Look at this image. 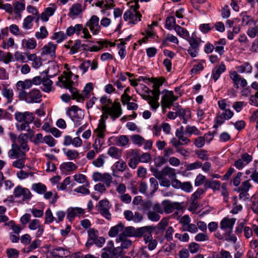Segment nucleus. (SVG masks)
Segmentation results:
<instances>
[{
    "mask_svg": "<svg viewBox=\"0 0 258 258\" xmlns=\"http://www.w3.org/2000/svg\"><path fill=\"white\" fill-rule=\"evenodd\" d=\"M64 76H59L56 85L61 88L69 89L72 93V98L78 102H83L86 98L84 94H80L76 88L73 87L74 82L72 80L73 74L72 72H64Z\"/></svg>",
    "mask_w": 258,
    "mask_h": 258,
    "instance_id": "f257e3e1",
    "label": "nucleus"
},
{
    "mask_svg": "<svg viewBox=\"0 0 258 258\" xmlns=\"http://www.w3.org/2000/svg\"><path fill=\"white\" fill-rule=\"evenodd\" d=\"M28 134H20L17 138V143H13L12 149L8 152L9 157H13L16 155L17 157H24L26 156V152L29 150L28 145Z\"/></svg>",
    "mask_w": 258,
    "mask_h": 258,
    "instance_id": "f03ea898",
    "label": "nucleus"
},
{
    "mask_svg": "<svg viewBox=\"0 0 258 258\" xmlns=\"http://www.w3.org/2000/svg\"><path fill=\"white\" fill-rule=\"evenodd\" d=\"M100 102L102 104V111H106L108 112L113 121L121 115L122 109L119 102L112 103V100L108 98L106 95L100 98Z\"/></svg>",
    "mask_w": 258,
    "mask_h": 258,
    "instance_id": "7ed1b4c3",
    "label": "nucleus"
},
{
    "mask_svg": "<svg viewBox=\"0 0 258 258\" xmlns=\"http://www.w3.org/2000/svg\"><path fill=\"white\" fill-rule=\"evenodd\" d=\"M143 211H148L147 215L148 219L153 222H157L160 219V214L163 213L162 206L158 203L153 204L151 201L145 202L142 204Z\"/></svg>",
    "mask_w": 258,
    "mask_h": 258,
    "instance_id": "20e7f679",
    "label": "nucleus"
},
{
    "mask_svg": "<svg viewBox=\"0 0 258 258\" xmlns=\"http://www.w3.org/2000/svg\"><path fill=\"white\" fill-rule=\"evenodd\" d=\"M15 118L20 123H16L17 129L19 131H25L29 125L34 119V116L32 112L25 111L24 112L17 111L15 113Z\"/></svg>",
    "mask_w": 258,
    "mask_h": 258,
    "instance_id": "39448f33",
    "label": "nucleus"
},
{
    "mask_svg": "<svg viewBox=\"0 0 258 258\" xmlns=\"http://www.w3.org/2000/svg\"><path fill=\"white\" fill-rule=\"evenodd\" d=\"M140 5L136 4V6L131 5L129 9L123 14V18L128 24L136 25L141 20L142 15L139 12Z\"/></svg>",
    "mask_w": 258,
    "mask_h": 258,
    "instance_id": "423d86ee",
    "label": "nucleus"
},
{
    "mask_svg": "<svg viewBox=\"0 0 258 258\" xmlns=\"http://www.w3.org/2000/svg\"><path fill=\"white\" fill-rule=\"evenodd\" d=\"M19 99L24 101L27 103H37L42 100V95L40 90L38 89H33L28 92H23Z\"/></svg>",
    "mask_w": 258,
    "mask_h": 258,
    "instance_id": "0eeeda50",
    "label": "nucleus"
},
{
    "mask_svg": "<svg viewBox=\"0 0 258 258\" xmlns=\"http://www.w3.org/2000/svg\"><path fill=\"white\" fill-rule=\"evenodd\" d=\"M66 114L74 121L76 126L81 124V121L84 118V112L78 106L73 105L68 108Z\"/></svg>",
    "mask_w": 258,
    "mask_h": 258,
    "instance_id": "6e6552de",
    "label": "nucleus"
},
{
    "mask_svg": "<svg viewBox=\"0 0 258 258\" xmlns=\"http://www.w3.org/2000/svg\"><path fill=\"white\" fill-rule=\"evenodd\" d=\"M150 231L149 227L145 226L138 228H135L132 226H128L125 229H123V231L122 233L120 234L119 235H123L125 237H141L143 235Z\"/></svg>",
    "mask_w": 258,
    "mask_h": 258,
    "instance_id": "1a4fd4ad",
    "label": "nucleus"
},
{
    "mask_svg": "<svg viewBox=\"0 0 258 258\" xmlns=\"http://www.w3.org/2000/svg\"><path fill=\"white\" fill-rule=\"evenodd\" d=\"M101 257L102 258H113L121 253V248L119 246L114 247L113 241H109L106 246L102 249Z\"/></svg>",
    "mask_w": 258,
    "mask_h": 258,
    "instance_id": "9d476101",
    "label": "nucleus"
},
{
    "mask_svg": "<svg viewBox=\"0 0 258 258\" xmlns=\"http://www.w3.org/2000/svg\"><path fill=\"white\" fill-rule=\"evenodd\" d=\"M103 114L101 116V118L99 121L97 127L94 130V133L96 137L99 138L104 139L105 137V132H106L105 121L108 118L109 113L106 111H102Z\"/></svg>",
    "mask_w": 258,
    "mask_h": 258,
    "instance_id": "9b49d317",
    "label": "nucleus"
},
{
    "mask_svg": "<svg viewBox=\"0 0 258 258\" xmlns=\"http://www.w3.org/2000/svg\"><path fill=\"white\" fill-rule=\"evenodd\" d=\"M85 9V7L82 4L78 3H74L70 7L68 16L72 20L81 18Z\"/></svg>",
    "mask_w": 258,
    "mask_h": 258,
    "instance_id": "f8f14e48",
    "label": "nucleus"
},
{
    "mask_svg": "<svg viewBox=\"0 0 258 258\" xmlns=\"http://www.w3.org/2000/svg\"><path fill=\"white\" fill-rule=\"evenodd\" d=\"M96 207L98 211L103 217L108 220L111 219V214L109 212L111 205L109 204V202L108 200H102L100 201L96 206Z\"/></svg>",
    "mask_w": 258,
    "mask_h": 258,
    "instance_id": "ddd939ff",
    "label": "nucleus"
},
{
    "mask_svg": "<svg viewBox=\"0 0 258 258\" xmlns=\"http://www.w3.org/2000/svg\"><path fill=\"white\" fill-rule=\"evenodd\" d=\"M162 204L163 206V212L167 214L172 213L174 210H182L184 207L183 203L172 202L169 200L163 201Z\"/></svg>",
    "mask_w": 258,
    "mask_h": 258,
    "instance_id": "4468645a",
    "label": "nucleus"
},
{
    "mask_svg": "<svg viewBox=\"0 0 258 258\" xmlns=\"http://www.w3.org/2000/svg\"><path fill=\"white\" fill-rule=\"evenodd\" d=\"M163 92L164 94L161 98V106H165L169 108L172 106L173 102L177 100L178 96H175L172 91L165 90Z\"/></svg>",
    "mask_w": 258,
    "mask_h": 258,
    "instance_id": "2eb2a0df",
    "label": "nucleus"
},
{
    "mask_svg": "<svg viewBox=\"0 0 258 258\" xmlns=\"http://www.w3.org/2000/svg\"><path fill=\"white\" fill-rule=\"evenodd\" d=\"M236 219L224 218L220 223V228L225 231V235H230L233 231V226L235 223Z\"/></svg>",
    "mask_w": 258,
    "mask_h": 258,
    "instance_id": "dca6fc26",
    "label": "nucleus"
},
{
    "mask_svg": "<svg viewBox=\"0 0 258 258\" xmlns=\"http://www.w3.org/2000/svg\"><path fill=\"white\" fill-rule=\"evenodd\" d=\"M13 194L16 198L22 197L23 201H29L32 196L29 189L21 185H18L15 188Z\"/></svg>",
    "mask_w": 258,
    "mask_h": 258,
    "instance_id": "f3484780",
    "label": "nucleus"
},
{
    "mask_svg": "<svg viewBox=\"0 0 258 258\" xmlns=\"http://www.w3.org/2000/svg\"><path fill=\"white\" fill-rule=\"evenodd\" d=\"M86 26L89 27L93 34H97L101 30V27L99 25V18L96 15L91 16L86 23Z\"/></svg>",
    "mask_w": 258,
    "mask_h": 258,
    "instance_id": "a211bd4d",
    "label": "nucleus"
},
{
    "mask_svg": "<svg viewBox=\"0 0 258 258\" xmlns=\"http://www.w3.org/2000/svg\"><path fill=\"white\" fill-rule=\"evenodd\" d=\"M155 177L158 179H162L164 176H168L169 178L173 179L175 178V170L169 166L164 167L161 171L156 170L154 173Z\"/></svg>",
    "mask_w": 258,
    "mask_h": 258,
    "instance_id": "6ab92c4d",
    "label": "nucleus"
},
{
    "mask_svg": "<svg viewBox=\"0 0 258 258\" xmlns=\"http://www.w3.org/2000/svg\"><path fill=\"white\" fill-rule=\"evenodd\" d=\"M229 77L233 82L234 87L236 89L239 88L240 86L245 87L247 85L246 80L242 78L234 71H231L229 73Z\"/></svg>",
    "mask_w": 258,
    "mask_h": 258,
    "instance_id": "aec40b11",
    "label": "nucleus"
},
{
    "mask_svg": "<svg viewBox=\"0 0 258 258\" xmlns=\"http://www.w3.org/2000/svg\"><path fill=\"white\" fill-rule=\"evenodd\" d=\"M205 192V190L203 188H199L197 190L191 195L189 201L190 205V209L191 210H196L199 206L198 201L200 199L201 196Z\"/></svg>",
    "mask_w": 258,
    "mask_h": 258,
    "instance_id": "412c9836",
    "label": "nucleus"
},
{
    "mask_svg": "<svg viewBox=\"0 0 258 258\" xmlns=\"http://www.w3.org/2000/svg\"><path fill=\"white\" fill-rule=\"evenodd\" d=\"M123 215L125 219L128 221H133L135 223H139L143 220V217L139 212H136L135 214L132 211L125 210Z\"/></svg>",
    "mask_w": 258,
    "mask_h": 258,
    "instance_id": "4be33fe9",
    "label": "nucleus"
},
{
    "mask_svg": "<svg viewBox=\"0 0 258 258\" xmlns=\"http://www.w3.org/2000/svg\"><path fill=\"white\" fill-rule=\"evenodd\" d=\"M57 44L49 42L42 48V54L48 55L51 58L54 59L56 57L55 50Z\"/></svg>",
    "mask_w": 258,
    "mask_h": 258,
    "instance_id": "5701e85b",
    "label": "nucleus"
},
{
    "mask_svg": "<svg viewBox=\"0 0 258 258\" xmlns=\"http://www.w3.org/2000/svg\"><path fill=\"white\" fill-rule=\"evenodd\" d=\"M222 112L219 111L216 117H217V121L219 124H223L225 120H229L233 116V112L230 109L222 110Z\"/></svg>",
    "mask_w": 258,
    "mask_h": 258,
    "instance_id": "b1692460",
    "label": "nucleus"
},
{
    "mask_svg": "<svg viewBox=\"0 0 258 258\" xmlns=\"http://www.w3.org/2000/svg\"><path fill=\"white\" fill-rule=\"evenodd\" d=\"M226 66L223 62L217 65L212 71L211 79L216 82L220 77L221 75L226 71Z\"/></svg>",
    "mask_w": 258,
    "mask_h": 258,
    "instance_id": "393cba45",
    "label": "nucleus"
},
{
    "mask_svg": "<svg viewBox=\"0 0 258 258\" xmlns=\"http://www.w3.org/2000/svg\"><path fill=\"white\" fill-rule=\"evenodd\" d=\"M63 145L65 146L72 145L74 147H79L82 146V141L79 137H75L73 139L71 136L67 135L64 137Z\"/></svg>",
    "mask_w": 258,
    "mask_h": 258,
    "instance_id": "a878e982",
    "label": "nucleus"
},
{
    "mask_svg": "<svg viewBox=\"0 0 258 258\" xmlns=\"http://www.w3.org/2000/svg\"><path fill=\"white\" fill-rule=\"evenodd\" d=\"M16 86L19 91L18 97H19L23 92H27L26 90L30 89L32 85L30 79H26L24 81H18Z\"/></svg>",
    "mask_w": 258,
    "mask_h": 258,
    "instance_id": "bb28decb",
    "label": "nucleus"
},
{
    "mask_svg": "<svg viewBox=\"0 0 258 258\" xmlns=\"http://www.w3.org/2000/svg\"><path fill=\"white\" fill-rule=\"evenodd\" d=\"M177 117L182 120L184 124L187 123V120L191 118V111L187 109H184L182 107H179L177 109Z\"/></svg>",
    "mask_w": 258,
    "mask_h": 258,
    "instance_id": "cd10ccee",
    "label": "nucleus"
},
{
    "mask_svg": "<svg viewBox=\"0 0 258 258\" xmlns=\"http://www.w3.org/2000/svg\"><path fill=\"white\" fill-rule=\"evenodd\" d=\"M95 6L103 9L101 10L103 14L106 13V10L112 9L115 6L113 0H102L96 3Z\"/></svg>",
    "mask_w": 258,
    "mask_h": 258,
    "instance_id": "c85d7f7f",
    "label": "nucleus"
},
{
    "mask_svg": "<svg viewBox=\"0 0 258 258\" xmlns=\"http://www.w3.org/2000/svg\"><path fill=\"white\" fill-rule=\"evenodd\" d=\"M51 253L54 256L64 257L68 256L70 251L66 247L56 246L52 249Z\"/></svg>",
    "mask_w": 258,
    "mask_h": 258,
    "instance_id": "c756f323",
    "label": "nucleus"
},
{
    "mask_svg": "<svg viewBox=\"0 0 258 258\" xmlns=\"http://www.w3.org/2000/svg\"><path fill=\"white\" fill-rule=\"evenodd\" d=\"M99 45H94L91 47H88L87 50L90 52H96L100 50L104 46L107 47L108 45L109 44L111 46L114 45V43L108 42L107 40L98 41L96 42Z\"/></svg>",
    "mask_w": 258,
    "mask_h": 258,
    "instance_id": "7c9ffc66",
    "label": "nucleus"
},
{
    "mask_svg": "<svg viewBox=\"0 0 258 258\" xmlns=\"http://www.w3.org/2000/svg\"><path fill=\"white\" fill-rule=\"evenodd\" d=\"M22 44L24 48L31 50L35 48L37 46V42L34 38H31L28 39H23Z\"/></svg>",
    "mask_w": 258,
    "mask_h": 258,
    "instance_id": "2f4dec72",
    "label": "nucleus"
},
{
    "mask_svg": "<svg viewBox=\"0 0 258 258\" xmlns=\"http://www.w3.org/2000/svg\"><path fill=\"white\" fill-rule=\"evenodd\" d=\"M14 12L16 15V18L21 19L22 17L21 12L25 10V5L22 3L17 2L13 4Z\"/></svg>",
    "mask_w": 258,
    "mask_h": 258,
    "instance_id": "473e14b6",
    "label": "nucleus"
},
{
    "mask_svg": "<svg viewBox=\"0 0 258 258\" xmlns=\"http://www.w3.org/2000/svg\"><path fill=\"white\" fill-rule=\"evenodd\" d=\"M226 44V40L225 38H220L218 41H215L214 45L215 46V51L222 55L224 52V46Z\"/></svg>",
    "mask_w": 258,
    "mask_h": 258,
    "instance_id": "72a5a7b5",
    "label": "nucleus"
},
{
    "mask_svg": "<svg viewBox=\"0 0 258 258\" xmlns=\"http://www.w3.org/2000/svg\"><path fill=\"white\" fill-rule=\"evenodd\" d=\"M116 242H121V246H119L121 248V250L123 248H128L132 244V241L127 239V237L123 235H119L116 239Z\"/></svg>",
    "mask_w": 258,
    "mask_h": 258,
    "instance_id": "f704fd0d",
    "label": "nucleus"
},
{
    "mask_svg": "<svg viewBox=\"0 0 258 258\" xmlns=\"http://www.w3.org/2000/svg\"><path fill=\"white\" fill-rule=\"evenodd\" d=\"M221 182L218 180H208L205 183L204 186L206 189L211 188L213 190H218L220 189Z\"/></svg>",
    "mask_w": 258,
    "mask_h": 258,
    "instance_id": "c9c22d12",
    "label": "nucleus"
},
{
    "mask_svg": "<svg viewBox=\"0 0 258 258\" xmlns=\"http://www.w3.org/2000/svg\"><path fill=\"white\" fill-rule=\"evenodd\" d=\"M34 19L35 17L29 15L27 16L23 20L22 28L25 30L32 29L33 26V22Z\"/></svg>",
    "mask_w": 258,
    "mask_h": 258,
    "instance_id": "e433bc0d",
    "label": "nucleus"
},
{
    "mask_svg": "<svg viewBox=\"0 0 258 258\" xmlns=\"http://www.w3.org/2000/svg\"><path fill=\"white\" fill-rule=\"evenodd\" d=\"M89 187L90 183L89 182H87L86 184L76 188L74 191L84 196L88 195L90 194V190L89 189Z\"/></svg>",
    "mask_w": 258,
    "mask_h": 258,
    "instance_id": "4c0bfd02",
    "label": "nucleus"
},
{
    "mask_svg": "<svg viewBox=\"0 0 258 258\" xmlns=\"http://www.w3.org/2000/svg\"><path fill=\"white\" fill-rule=\"evenodd\" d=\"M174 30L176 32L177 34L180 37L187 39L189 37V33L188 31L179 25L175 26Z\"/></svg>",
    "mask_w": 258,
    "mask_h": 258,
    "instance_id": "58836bf2",
    "label": "nucleus"
},
{
    "mask_svg": "<svg viewBox=\"0 0 258 258\" xmlns=\"http://www.w3.org/2000/svg\"><path fill=\"white\" fill-rule=\"evenodd\" d=\"M124 225L121 223H118L117 225L111 227L108 232V235L110 237L115 236L119 232L123 231Z\"/></svg>",
    "mask_w": 258,
    "mask_h": 258,
    "instance_id": "ea45409f",
    "label": "nucleus"
},
{
    "mask_svg": "<svg viewBox=\"0 0 258 258\" xmlns=\"http://www.w3.org/2000/svg\"><path fill=\"white\" fill-rule=\"evenodd\" d=\"M41 241L39 239H35L27 247H25L23 249V251L25 253H28L36 249L41 245Z\"/></svg>",
    "mask_w": 258,
    "mask_h": 258,
    "instance_id": "a19ab883",
    "label": "nucleus"
},
{
    "mask_svg": "<svg viewBox=\"0 0 258 258\" xmlns=\"http://www.w3.org/2000/svg\"><path fill=\"white\" fill-rule=\"evenodd\" d=\"M32 189L38 194L42 195L46 191L47 187L44 184L39 182L33 184L32 185Z\"/></svg>",
    "mask_w": 258,
    "mask_h": 258,
    "instance_id": "79ce46f5",
    "label": "nucleus"
},
{
    "mask_svg": "<svg viewBox=\"0 0 258 258\" xmlns=\"http://www.w3.org/2000/svg\"><path fill=\"white\" fill-rule=\"evenodd\" d=\"M2 94L7 99V103H11L13 99L14 92L13 89L4 87L2 91Z\"/></svg>",
    "mask_w": 258,
    "mask_h": 258,
    "instance_id": "37998d69",
    "label": "nucleus"
},
{
    "mask_svg": "<svg viewBox=\"0 0 258 258\" xmlns=\"http://www.w3.org/2000/svg\"><path fill=\"white\" fill-rule=\"evenodd\" d=\"M107 154L116 159H118L121 156V151L116 147H110L107 151Z\"/></svg>",
    "mask_w": 258,
    "mask_h": 258,
    "instance_id": "c03bdc74",
    "label": "nucleus"
},
{
    "mask_svg": "<svg viewBox=\"0 0 258 258\" xmlns=\"http://www.w3.org/2000/svg\"><path fill=\"white\" fill-rule=\"evenodd\" d=\"M140 162L139 154L137 153H133L128 163V166L133 169H135Z\"/></svg>",
    "mask_w": 258,
    "mask_h": 258,
    "instance_id": "a18cd8bd",
    "label": "nucleus"
},
{
    "mask_svg": "<svg viewBox=\"0 0 258 258\" xmlns=\"http://www.w3.org/2000/svg\"><path fill=\"white\" fill-rule=\"evenodd\" d=\"M168 42L175 43L176 44L179 43V41L177 37L170 33L167 34L165 38L163 40L162 45L163 46H166L168 44Z\"/></svg>",
    "mask_w": 258,
    "mask_h": 258,
    "instance_id": "49530a36",
    "label": "nucleus"
},
{
    "mask_svg": "<svg viewBox=\"0 0 258 258\" xmlns=\"http://www.w3.org/2000/svg\"><path fill=\"white\" fill-rule=\"evenodd\" d=\"M5 225L10 227V228L13 231L14 233L17 235H19V233L22 229V228L19 225H17L13 220H11L7 223H5Z\"/></svg>",
    "mask_w": 258,
    "mask_h": 258,
    "instance_id": "de8ad7c7",
    "label": "nucleus"
},
{
    "mask_svg": "<svg viewBox=\"0 0 258 258\" xmlns=\"http://www.w3.org/2000/svg\"><path fill=\"white\" fill-rule=\"evenodd\" d=\"M18 155L15 156L13 157H10L11 159L19 158V159L15 161L13 163V166L16 168L22 169L24 167L25 165V159L26 156L24 157H17Z\"/></svg>",
    "mask_w": 258,
    "mask_h": 258,
    "instance_id": "09e8293b",
    "label": "nucleus"
},
{
    "mask_svg": "<svg viewBox=\"0 0 258 258\" xmlns=\"http://www.w3.org/2000/svg\"><path fill=\"white\" fill-rule=\"evenodd\" d=\"M237 71L240 73H250L252 68L248 62H245L243 64L236 67Z\"/></svg>",
    "mask_w": 258,
    "mask_h": 258,
    "instance_id": "8fccbe9b",
    "label": "nucleus"
},
{
    "mask_svg": "<svg viewBox=\"0 0 258 258\" xmlns=\"http://www.w3.org/2000/svg\"><path fill=\"white\" fill-rule=\"evenodd\" d=\"M13 59V56L11 53L7 52L4 53L3 51L0 50V61H3L7 64L12 61Z\"/></svg>",
    "mask_w": 258,
    "mask_h": 258,
    "instance_id": "3c124183",
    "label": "nucleus"
},
{
    "mask_svg": "<svg viewBox=\"0 0 258 258\" xmlns=\"http://www.w3.org/2000/svg\"><path fill=\"white\" fill-rule=\"evenodd\" d=\"M64 154L70 160H74L79 158V153L75 150H67L63 149Z\"/></svg>",
    "mask_w": 258,
    "mask_h": 258,
    "instance_id": "603ef678",
    "label": "nucleus"
},
{
    "mask_svg": "<svg viewBox=\"0 0 258 258\" xmlns=\"http://www.w3.org/2000/svg\"><path fill=\"white\" fill-rule=\"evenodd\" d=\"M48 35V32L45 26H41L39 31L35 32V36L37 39H43Z\"/></svg>",
    "mask_w": 258,
    "mask_h": 258,
    "instance_id": "864d4df0",
    "label": "nucleus"
},
{
    "mask_svg": "<svg viewBox=\"0 0 258 258\" xmlns=\"http://www.w3.org/2000/svg\"><path fill=\"white\" fill-rule=\"evenodd\" d=\"M135 256H137V258H150V254L146 246L140 247Z\"/></svg>",
    "mask_w": 258,
    "mask_h": 258,
    "instance_id": "5fc2aeb1",
    "label": "nucleus"
},
{
    "mask_svg": "<svg viewBox=\"0 0 258 258\" xmlns=\"http://www.w3.org/2000/svg\"><path fill=\"white\" fill-rule=\"evenodd\" d=\"M165 22V28L169 30H171L173 28L174 29L175 26L178 25L176 24L175 19L173 16L168 17Z\"/></svg>",
    "mask_w": 258,
    "mask_h": 258,
    "instance_id": "6e6d98bb",
    "label": "nucleus"
},
{
    "mask_svg": "<svg viewBox=\"0 0 258 258\" xmlns=\"http://www.w3.org/2000/svg\"><path fill=\"white\" fill-rule=\"evenodd\" d=\"M165 81V79L163 77L152 78L151 79V82L153 83V89H159L160 87L163 85Z\"/></svg>",
    "mask_w": 258,
    "mask_h": 258,
    "instance_id": "4d7b16f0",
    "label": "nucleus"
},
{
    "mask_svg": "<svg viewBox=\"0 0 258 258\" xmlns=\"http://www.w3.org/2000/svg\"><path fill=\"white\" fill-rule=\"evenodd\" d=\"M133 143L139 147L142 146L145 143V139L139 135H135L131 137Z\"/></svg>",
    "mask_w": 258,
    "mask_h": 258,
    "instance_id": "13d9d810",
    "label": "nucleus"
},
{
    "mask_svg": "<svg viewBox=\"0 0 258 258\" xmlns=\"http://www.w3.org/2000/svg\"><path fill=\"white\" fill-rule=\"evenodd\" d=\"M66 34L62 31L55 32L52 37V39L56 40L57 43H59L67 38Z\"/></svg>",
    "mask_w": 258,
    "mask_h": 258,
    "instance_id": "bf43d9fd",
    "label": "nucleus"
},
{
    "mask_svg": "<svg viewBox=\"0 0 258 258\" xmlns=\"http://www.w3.org/2000/svg\"><path fill=\"white\" fill-rule=\"evenodd\" d=\"M185 135L190 136L191 135H200L201 132L195 126H186L185 130Z\"/></svg>",
    "mask_w": 258,
    "mask_h": 258,
    "instance_id": "052dcab7",
    "label": "nucleus"
},
{
    "mask_svg": "<svg viewBox=\"0 0 258 258\" xmlns=\"http://www.w3.org/2000/svg\"><path fill=\"white\" fill-rule=\"evenodd\" d=\"M42 81L41 83L45 87L43 90L46 92H49L51 90V86L52 85V81L48 78H42Z\"/></svg>",
    "mask_w": 258,
    "mask_h": 258,
    "instance_id": "680f3d73",
    "label": "nucleus"
},
{
    "mask_svg": "<svg viewBox=\"0 0 258 258\" xmlns=\"http://www.w3.org/2000/svg\"><path fill=\"white\" fill-rule=\"evenodd\" d=\"M91 65V60L88 59H82V62L79 66V69L82 71V74H85L88 70Z\"/></svg>",
    "mask_w": 258,
    "mask_h": 258,
    "instance_id": "e2e57ef3",
    "label": "nucleus"
},
{
    "mask_svg": "<svg viewBox=\"0 0 258 258\" xmlns=\"http://www.w3.org/2000/svg\"><path fill=\"white\" fill-rule=\"evenodd\" d=\"M85 46L84 44H81V42L80 40H77L74 44L71 46L69 53L70 54H75L78 52V50L81 47V46Z\"/></svg>",
    "mask_w": 258,
    "mask_h": 258,
    "instance_id": "0e129e2a",
    "label": "nucleus"
},
{
    "mask_svg": "<svg viewBox=\"0 0 258 258\" xmlns=\"http://www.w3.org/2000/svg\"><path fill=\"white\" fill-rule=\"evenodd\" d=\"M112 178L110 174L107 173H104L103 174L102 178L101 181L104 182V184L107 187H110L112 182Z\"/></svg>",
    "mask_w": 258,
    "mask_h": 258,
    "instance_id": "69168bd1",
    "label": "nucleus"
},
{
    "mask_svg": "<svg viewBox=\"0 0 258 258\" xmlns=\"http://www.w3.org/2000/svg\"><path fill=\"white\" fill-rule=\"evenodd\" d=\"M116 169L120 172H123L127 168L126 163L123 161H118L114 164Z\"/></svg>",
    "mask_w": 258,
    "mask_h": 258,
    "instance_id": "338daca9",
    "label": "nucleus"
},
{
    "mask_svg": "<svg viewBox=\"0 0 258 258\" xmlns=\"http://www.w3.org/2000/svg\"><path fill=\"white\" fill-rule=\"evenodd\" d=\"M44 143H45L50 147H53L55 146L56 141L50 135L45 136Z\"/></svg>",
    "mask_w": 258,
    "mask_h": 258,
    "instance_id": "774afa93",
    "label": "nucleus"
}]
</instances>
